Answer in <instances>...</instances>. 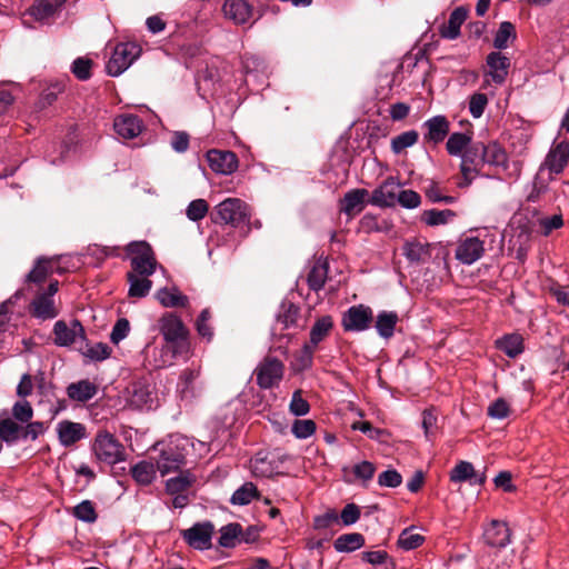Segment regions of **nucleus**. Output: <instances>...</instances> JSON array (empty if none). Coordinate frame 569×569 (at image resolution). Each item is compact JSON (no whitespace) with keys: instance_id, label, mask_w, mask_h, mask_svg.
<instances>
[{"instance_id":"f257e3e1","label":"nucleus","mask_w":569,"mask_h":569,"mask_svg":"<svg viewBox=\"0 0 569 569\" xmlns=\"http://www.w3.org/2000/svg\"><path fill=\"white\" fill-rule=\"evenodd\" d=\"M159 331L168 345L160 349V359H156V367L170 366L177 356H188L189 330L180 317L172 312L162 315L159 319Z\"/></svg>"},{"instance_id":"f03ea898","label":"nucleus","mask_w":569,"mask_h":569,"mask_svg":"<svg viewBox=\"0 0 569 569\" xmlns=\"http://www.w3.org/2000/svg\"><path fill=\"white\" fill-rule=\"evenodd\" d=\"M250 218V207L239 198H228L214 207V222L240 228L249 224Z\"/></svg>"},{"instance_id":"7ed1b4c3","label":"nucleus","mask_w":569,"mask_h":569,"mask_svg":"<svg viewBox=\"0 0 569 569\" xmlns=\"http://www.w3.org/2000/svg\"><path fill=\"white\" fill-rule=\"evenodd\" d=\"M130 257L131 271L141 277H150L157 268L156 254L147 241H132L126 247Z\"/></svg>"},{"instance_id":"20e7f679","label":"nucleus","mask_w":569,"mask_h":569,"mask_svg":"<svg viewBox=\"0 0 569 569\" xmlns=\"http://www.w3.org/2000/svg\"><path fill=\"white\" fill-rule=\"evenodd\" d=\"M92 449L97 459L106 463L114 465L123 460V446L112 433L108 431H100L97 433Z\"/></svg>"},{"instance_id":"39448f33","label":"nucleus","mask_w":569,"mask_h":569,"mask_svg":"<svg viewBox=\"0 0 569 569\" xmlns=\"http://www.w3.org/2000/svg\"><path fill=\"white\" fill-rule=\"evenodd\" d=\"M186 448L179 440H171L160 452L156 460L157 469L161 476L179 471L186 465Z\"/></svg>"},{"instance_id":"423d86ee","label":"nucleus","mask_w":569,"mask_h":569,"mask_svg":"<svg viewBox=\"0 0 569 569\" xmlns=\"http://www.w3.org/2000/svg\"><path fill=\"white\" fill-rule=\"evenodd\" d=\"M140 47L134 42L118 43L107 63V72L112 77L127 70L140 54Z\"/></svg>"},{"instance_id":"0eeeda50","label":"nucleus","mask_w":569,"mask_h":569,"mask_svg":"<svg viewBox=\"0 0 569 569\" xmlns=\"http://www.w3.org/2000/svg\"><path fill=\"white\" fill-rule=\"evenodd\" d=\"M284 456L279 450L259 451L251 460V472L256 477L269 478L279 472L284 461Z\"/></svg>"},{"instance_id":"6e6552de","label":"nucleus","mask_w":569,"mask_h":569,"mask_svg":"<svg viewBox=\"0 0 569 569\" xmlns=\"http://www.w3.org/2000/svg\"><path fill=\"white\" fill-rule=\"evenodd\" d=\"M460 157V172L462 176V181L459 182L458 186L460 188H465L468 187L479 174L481 167L485 163L481 151V142L471 144Z\"/></svg>"},{"instance_id":"1a4fd4ad","label":"nucleus","mask_w":569,"mask_h":569,"mask_svg":"<svg viewBox=\"0 0 569 569\" xmlns=\"http://www.w3.org/2000/svg\"><path fill=\"white\" fill-rule=\"evenodd\" d=\"M283 363L274 357H266L256 368L257 383L262 389L277 386L283 377Z\"/></svg>"},{"instance_id":"9d476101","label":"nucleus","mask_w":569,"mask_h":569,"mask_svg":"<svg viewBox=\"0 0 569 569\" xmlns=\"http://www.w3.org/2000/svg\"><path fill=\"white\" fill-rule=\"evenodd\" d=\"M53 342L59 347H70L77 343L78 340L86 339V331L79 320H72L67 323L63 320H58L53 326Z\"/></svg>"},{"instance_id":"9b49d317","label":"nucleus","mask_w":569,"mask_h":569,"mask_svg":"<svg viewBox=\"0 0 569 569\" xmlns=\"http://www.w3.org/2000/svg\"><path fill=\"white\" fill-rule=\"evenodd\" d=\"M127 401L134 409H150L154 402V390L146 379L131 382L127 388Z\"/></svg>"},{"instance_id":"f8f14e48","label":"nucleus","mask_w":569,"mask_h":569,"mask_svg":"<svg viewBox=\"0 0 569 569\" xmlns=\"http://www.w3.org/2000/svg\"><path fill=\"white\" fill-rule=\"evenodd\" d=\"M373 320L372 310L365 305L350 307L342 317V327L346 331H363Z\"/></svg>"},{"instance_id":"ddd939ff","label":"nucleus","mask_w":569,"mask_h":569,"mask_svg":"<svg viewBox=\"0 0 569 569\" xmlns=\"http://www.w3.org/2000/svg\"><path fill=\"white\" fill-rule=\"evenodd\" d=\"M222 12L226 19L237 26L250 23L254 14L252 6L246 0H226Z\"/></svg>"},{"instance_id":"4468645a","label":"nucleus","mask_w":569,"mask_h":569,"mask_svg":"<svg viewBox=\"0 0 569 569\" xmlns=\"http://www.w3.org/2000/svg\"><path fill=\"white\" fill-rule=\"evenodd\" d=\"M485 253V243L478 237H467L457 246L456 259L463 264H472Z\"/></svg>"},{"instance_id":"2eb2a0df","label":"nucleus","mask_w":569,"mask_h":569,"mask_svg":"<svg viewBox=\"0 0 569 569\" xmlns=\"http://www.w3.org/2000/svg\"><path fill=\"white\" fill-rule=\"evenodd\" d=\"M568 162L569 143L561 141L550 149L541 166V171L547 169L550 174H559L567 167Z\"/></svg>"},{"instance_id":"dca6fc26","label":"nucleus","mask_w":569,"mask_h":569,"mask_svg":"<svg viewBox=\"0 0 569 569\" xmlns=\"http://www.w3.org/2000/svg\"><path fill=\"white\" fill-rule=\"evenodd\" d=\"M58 440L61 446L68 448L87 437L86 426L71 420H61L56 427Z\"/></svg>"},{"instance_id":"f3484780","label":"nucleus","mask_w":569,"mask_h":569,"mask_svg":"<svg viewBox=\"0 0 569 569\" xmlns=\"http://www.w3.org/2000/svg\"><path fill=\"white\" fill-rule=\"evenodd\" d=\"M207 160L212 171L221 174H231L238 168L236 153L212 149L207 152Z\"/></svg>"},{"instance_id":"a211bd4d","label":"nucleus","mask_w":569,"mask_h":569,"mask_svg":"<svg viewBox=\"0 0 569 569\" xmlns=\"http://www.w3.org/2000/svg\"><path fill=\"white\" fill-rule=\"evenodd\" d=\"M399 190V183L393 178H388L373 190L369 202L378 207H392L397 203Z\"/></svg>"},{"instance_id":"6ab92c4d","label":"nucleus","mask_w":569,"mask_h":569,"mask_svg":"<svg viewBox=\"0 0 569 569\" xmlns=\"http://www.w3.org/2000/svg\"><path fill=\"white\" fill-rule=\"evenodd\" d=\"M213 526L210 522L196 523L183 531L184 540L193 548L204 550L211 547Z\"/></svg>"},{"instance_id":"aec40b11","label":"nucleus","mask_w":569,"mask_h":569,"mask_svg":"<svg viewBox=\"0 0 569 569\" xmlns=\"http://www.w3.org/2000/svg\"><path fill=\"white\" fill-rule=\"evenodd\" d=\"M486 62L489 69L487 76L497 84L503 83L510 68L509 58L500 51H493L487 56Z\"/></svg>"},{"instance_id":"412c9836","label":"nucleus","mask_w":569,"mask_h":569,"mask_svg":"<svg viewBox=\"0 0 569 569\" xmlns=\"http://www.w3.org/2000/svg\"><path fill=\"white\" fill-rule=\"evenodd\" d=\"M368 196L367 189H352L346 192L340 200V211L353 218L363 210Z\"/></svg>"},{"instance_id":"4be33fe9","label":"nucleus","mask_w":569,"mask_h":569,"mask_svg":"<svg viewBox=\"0 0 569 569\" xmlns=\"http://www.w3.org/2000/svg\"><path fill=\"white\" fill-rule=\"evenodd\" d=\"M402 253L411 263H425L431 257V246L420 239H409L403 243Z\"/></svg>"},{"instance_id":"5701e85b","label":"nucleus","mask_w":569,"mask_h":569,"mask_svg":"<svg viewBox=\"0 0 569 569\" xmlns=\"http://www.w3.org/2000/svg\"><path fill=\"white\" fill-rule=\"evenodd\" d=\"M423 127L427 129L423 138L427 142L438 144L445 140L450 130V122L445 116L428 119Z\"/></svg>"},{"instance_id":"b1692460","label":"nucleus","mask_w":569,"mask_h":569,"mask_svg":"<svg viewBox=\"0 0 569 569\" xmlns=\"http://www.w3.org/2000/svg\"><path fill=\"white\" fill-rule=\"evenodd\" d=\"M510 529L507 523L493 520L485 530L483 537L487 545L496 548H503L510 542Z\"/></svg>"},{"instance_id":"393cba45","label":"nucleus","mask_w":569,"mask_h":569,"mask_svg":"<svg viewBox=\"0 0 569 569\" xmlns=\"http://www.w3.org/2000/svg\"><path fill=\"white\" fill-rule=\"evenodd\" d=\"M113 128L123 139H133L140 134L142 121L137 116L122 114L114 119Z\"/></svg>"},{"instance_id":"a878e982","label":"nucleus","mask_w":569,"mask_h":569,"mask_svg":"<svg viewBox=\"0 0 569 569\" xmlns=\"http://www.w3.org/2000/svg\"><path fill=\"white\" fill-rule=\"evenodd\" d=\"M30 313L36 318L47 320L56 318L59 311L50 295L38 293L30 305Z\"/></svg>"},{"instance_id":"bb28decb","label":"nucleus","mask_w":569,"mask_h":569,"mask_svg":"<svg viewBox=\"0 0 569 569\" xmlns=\"http://www.w3.org/2000/svg\"><path fill=\"white\" fill-rule=\"evenodd\" d=\"M468 17V10L463 7L456 8L449 17V20L441 26L440 34L447 39H456L460 34L461 24Z\"/></svg>"},{"instance_id":"cd10ccee","label":"nucleus","mask_w":569,"mask_h":569,"mask_svg":"<svg viewBox=\"0 0 569 569\" xmlns=\"http://www.w3.org/2000/svg\"><path fill=\"white\" fill-rule=\"evenodd\" d=\"M485 479V475H478L472 463L468 461H460L450 473V480L453 482L469 480L473 485H482Z\"/></svg>"},{"instance_id":"c85d7f7f","label":"nucleus","mask_w":569,"mask_h":569,"mask_svg":"<svg viewBox=\"0 0 569 569\" xmlns=\"http://www.w3.org/2000/svg\"><path fill=\"white\" fill-rule=\"evenodd\" d=\"M97 391V386L89 380H80L78 382L70 383L67 388L68 397L79 402H86L92 399Z\"/></svg>"},{"instance_id":"c756f323","label":"nucleus","mask_w":569,"mask_h":569,"mask_svg":"<svg viewBox=\"0 0 569 569\" xmlns=\"http://www.w3.org/2000/svg\"><path fill=\"white\" fill-rule=\"evenodd\" d=\"M329 264L327 260L318 259L311 267L307 282L311 290L319 291L323 288L328 278Z\"/></svg>"},{"instance_id":"7c9ffc66","label":"nucleus","mask_w":569,"mask_h":569,"mask_svg":"<svg viewBox=\"0 0 569 569\" xmlns=\"http://www.w3.org/2000/svg\"><path fill=\"white\" fill-rule=\"evenodd\" d=\"M56 260L53 258H40L37 260L33 269L27 276V282L41 284L54 270Z\"/></svg>"},{"instance_id":"2f4dec72","label":"nucleus","mask_w":569,"mask_h":569,"mask_svg":"<svg viewBox=\"0 0 569 569\" xmlns=\"http://www.w3.org/2000/svg\"><path fill=\"white\" fill-rule=\"evenodd\" d=\"M332 327L333 321L330 316L317 319L310 330V341L307 345H310L316 350L317 346L329 336Z\"/></svg>"},{"instance_id":"473e14b6","label":"nucleus","mask_w":569,"mask_h":569,"mask_svg":"<svg viewBox=\"0 0 569 569\" xmlns=\"http://www.w3.org/2000/svg\"><path fill=\"white\" fill-rule=\"evenodd\" d=\"M157 470V466L153 462L142 460L130 469V473L139 485L147 486L154 480Z\"/></svg>"},{"instance_id":"72a5a7b5","label":"nucleus","mask_w":569,"mask_h":569,"mask_svg":"<svg viewBox=\"0 0 569 569\" xmlns=\"http://www.w3.org/2000/svg\"><path fill=\"white\" fill-rule=\"evenodd\" d=\"M149 277H141L134 272L127 273V280L130 284L128 295L132 298H142L146 297L151 288L152 281L148 279Z\"/></svg>"},{"instance_id":"f704fd0d","label":"nucleus","mask_w":569,"mask_h":569,"mask_svg":"<svg viewBox=\"0 0 569 569\" xmlns=\"http://www.w3.org/2000/svg\"><path fill=\"white\" fill-rule=\"evenodd\" d=\"M363 545L365 537L358 532L341 535L333 542V547L338 552H351L360 549Z\"/></svg>"},{"instance_id":"c9c22d12","label":"nucleus","mask_w":569,"mask_h":569,"mask_svg":"<svg viewBox=\"0 0 569 569\" xmlns=\"http://www.w3.org/2000/svg\"><path fill=\"white\" fill-rule=\"evenodd\" d=\"M472 137L465 132H453L449 136L446 149L450 156H461L471 146Z\"/></svg>"},{"instance_id":"e433bc0d","label":"nucleus","mask_w":569,"mask_h":569,"mask_svg":"<svg viewBox=\"0 0 569 569\" xmlns=\"http://www.w3.org/2000/svg\"><path fill=\"white\" fill-rule=\"evenodd\" d=\"M399 321V317L393 311H382L377 316L376 329L382 338H390L393 336L395 327Z\"/></svg>"},{"instance_id":"4c0bfd02","label":"nucleus","mask_w":569,"mask_h":569,"mask_svg":"<svg viewBox=\"0 0 569 569\" xmlns=\"http://www.w3.org/2000/svg\"><path fill=\"white\" fill-rule=\"evenodd\" d=\"M157 299L166 308L186 307L188 305L187 296L177 289H160L157 292Z\"/></svg>"},{"instance_id":"58836bf2","label":"nucleus","mask_w":569,"mask_h":569,"mask_svg":"<svg viewBox=\"0 0 569 569\" xmlns=\"http://www.w3.org/2000/svg\"><path fill=\"white\" fill-rule=\"evenodd\" d=\"M299 315L300 310L296 305L291 302L282 303L277 316V323L281 326V329L297 327Z\"/></svg>"},{"instance_id":"ea45409f","label":"nucleus","mask_w":569,"mask_h":569,"mask_svg":"<svg viewBox=\"0 0 569 569\" xmlns=\"http://www.w3.org/2000/svg\"><path fill=\"white\" fill-rule=\"evenodd\" d=\"M66 0H38L31 8V13L37 20H46L52 17Z\"/></svg>"},{"instance_id":"a19ab883","label":"nucleus","mask_w":569,"mask_h":569,"mask_svg":"<svg viewBox=\"0 0 569 569\" xmlns=\"http://www.w3.org/2000/svg\"><path fill=\"white\" fill-rule=\"evenodd\" d=\"M242 527L239 523H229L220 529L219 545L233 548L241 542Z\"/></svg>"},{"instance_id":"79ce46f5","label":"nucleus","mask_w":569,"mask_h":569,"mask_svg":"<svg viewBox=\"0 0 569 569\" xmlns=\"http://www.w3.org/2000/svg\"><path fill=\"white\" fill-rule=\"evenodd\" d=\"M497 346L510 358H515L523 351L522 337L517 333L505 336L497 341Z\"/></svg>"},{"instance_id":"37998d69","label":"nucleus","mask_w":569,"mask_h":569,"mask_svg":"<svg viewBox=\"0 0 569 569\" xmlns=\"http://www.w3.org/2000/svg\"><path fill=\"white\" fill-rule=\"evenodd\" d=\"M194 481L196 477L189 471L180 472L177 477L167 480L166 489L170 495L181 493L186 491Z\"/></svg>"},{"instance_id":"c03bdc74","label":"nucleus","mask_w":569,"mask_h":569,"mask_svg":"<svg viewBox=\"0 0 569 569\" xmlns=\"http://www.w3.org/2000/svg\"><path fill=\"white\" fill-rule=\"evenodd\" d=\"M456 217V213L450 209L437 210L430 209L425 210L421 213V221L427 226H440L448 223L452 218Z\"/></svg>"},{"instance_id":"a18cd8bd","label":"nucleus","mask_w":569,"mask_h":569,"mask_svg":"<svg viewBox=\"0 0 569 569\" xmlns=\"http://www.w3.org/2000/svg\"><path fill=\"white\" fill-rule=\"evenodd\" d=\"M517 37L515 26L509 21L500 23L499 29L493 39V47L502 50L508 48L509 41L515 40Z\"/></svg>"},{"instance_id":"49530a36","label":"nucleus","mask_w":569,"mask_h":569,"mask_svg":"<svg viewBox=\"0 0 569 569\" xmlns=\"http://www.w3.org/2000/svg\"><path fill=\"white\" fill-rule=\"evenodd\" d=\"M419 133L416 130L402 132L391 139V150L399 154L418 142Z\"/></svg>"},{"instance_id":"de8ad7c7","label":"nucleus","mask_w":569,"mask_h":569,"mask_svg":"<svg viewBox=\"0 0 569 569\" xmlns=\"http://www.w3.org/2000/svg\"><path fill=\"white\" fill-rule=\"evenodd\" d=\"M483 162L489 164H502L506 161V153L498 143H481Z\"/></svg>"},{"instance_id":"09e8293b","label":"nucleus","mask_w":569,"mask_h":569,"mask_svg":"<svg viewBox=\"0 0 569 569\" xmlns=\"http://www.w3.org/2000/svg\"><path fill=\"white\" fill-rule=\"evenodd\" d=\"M258 496L257 487L252 482H246L234 491L230 501L232 505H248Z\"/></svg>"},{"instance_id":"8fccbe9b","label":"nucleus","mask_w":569,"mask_h":569,"mask_svg":"<svg viewBox=\"0 0 569 569\" xmlns=\"http://www.w3.org/2000/svg\"><path fill=\"white\" fill-rule=\"evenodd\" d=\"M73 516L84 522L92 523L97 520L98 515L92 501L83 500L73 508Z\"/></svg>"},{"instance_id":"3c124183","label":"nucleus","mask_w":569,"mask_h":569,"mask_svg":"<svg viewBox=\"0 0 569 569\" xmlns=\"http://www.w3.org/2000/svg\"><path fill=\"white\" fill-rule=\"evenodd\" d=\"M80 352L92 361H102L110 356V348L108 345L99 342L93 346L86 345L84 348H79Z\"/></svg>"},{"instance_id":"603ef678","label":"nucleus","mask_w":569,"mask_h":569,"mask_svg":"<svg viewBox=\"0 0 569 569\" xmlns=\"http://www.w3.org/2000/svg\"><path fill=\"white\" fill-rule=\"evenodd\" d=\"M20 427L10 418L0 420V441L12 443L19 438Z\"/></svg>"},{"instance_id":"864d4df0","label":"nucleus","mask_w":569,"mask_h":569,"mask_svg":"<svg viewBox=\"0 0 569 569\" xmlns=\"http://www.w3.org/2000/svg\"><path fill=\"white\" fill-rule=\"evenodd\" d=\"M315 349L310 345H305L295 356L292 367L296 371H303L311 367Z\"/></svg>"},{"instance_id":"5fc2aeb1","label":"nucleus","mask_w":569,"mask_h":569,"mask_svg":"<svg viewBox=\"0 0 569 569\" xmlns=\"http://www.w3.org/2000/svg\"><path fill=\"white\" fill-rule=\"evenodd\" d=\"M423 541L425 538L421 535L413 532L411 529H405L399 536L398 545L405 550H412L421 546Z\"/></svg>"},{"instance_id":"6e6d98bb","label":"nucleus","mask_w":569,"mask_h":569,"mask_svg":"<svg viewBox=\"0 0 569 569\" xmlns=\"http://www.w3.org/2000/svg\"><path fill=\"white\" fill-rule=\"evenodd\" d=\"M209 204L204 199L192 200L187 207V217L192 221H199L206 217Z\"/></svg>"},{"instance_id":"4d7b16f0","label":"nucleus","mask_w":569,"mask_h":569,"mask_svg":"<svg viewBox=\"0 0 569 569\" xmlns=\"http://www.w3.org/2000/svg\"><path fill=\"white\" fill-rule=\"evenodd\" d=\"M426 197L431 202H446L453 203L456 198L451 196H445L439 183L430 181V183L423 189Z\"/></svg>"},{"instance_id":"13d9d810","label":"nucleus","mask_w":569,"mask_h":569,"mask_svg":"<svg viewBox=\"0 0 569 569\" xmlns=\"http://www.w3.org/2000/svg\"><path fill=\"white\" fill-rule=\"evenodd\" d=\"M92 60L87 57L77 58L72 63V73L79 80H88L91 77Z\"/></svg>"},{"instance_id":"bf43d9fd","label":"nucleus","mask_w":569,"mask_h":569,"mask_svg":"<svg viewBox=\"0 0 569 569\" xmlns=\"http://www.w3.org/2000/svg\"><path fill=\"white\" fill-rule=\"evenodd\" d=\"M291 431L298 439H306L315 433L316 423L311 419H298L293 422Z\"/></svg>"},{"instance_id":"052dcab7","label":"nucleus","mask_w":569,"mask_h":569,"mask_svg":"<svg viewBox=\"0 0 569 569\" xmlns=\"http://www.w3.org/2000/svg\"><path fill=\"white\" fill-rule=\"evenodd\" d=\"M352 472L358 480H361L363 485H366L373 478L376 466L372 462L365 460L355 465Z\"/></svg>"},{"instance_id":"680f3d73","label":"nucleus","mask_w":569,"mask_h":569,"mask_svg":"<svg viewBox=\"0 0 569 569\" xmlns=\"http://www.w3.org/2000/svg\"><path fill=\"white\" fill-rule=\"evenodd\" d=\"M397 202L407 209H415L420 206L421 197L413 190H399Z\"/></svg>"},{"instance_id":"e2e57ef3","label":"nucleus","mask_w":569,"mask_h":569,"mask_svg":"<svg viewBox=\"0 0 569 569\" xmlns=\"http://www.w3.org/2000/svg\"><path fill=\"white\" fill-rule=\"evenodd\" d=\"M488 104V98L485 93H473L469 100V111L473 118H480Z\"/></svg>"},{"instance_id":"0e129e2a","label":"nucleus","mask_w":569,"mask_h":569,"mask_svg":"<svg viewBox=\"0 0 569 569\" xmlns=\"http://www.w3.org/2000/svg\"><path fill=\"white\" fill-rule=\"evenodd\" d=\"M510 413L509 403L503 398L496 399L488 407V416L495 419H505Z\"/></svg>"},{"instance_id":"69168bd1","label":"nucleus","mask_w":569,"mask_h":569,"mask_svg":"<svg viewBox=\"0 0 569 569\" xmlns=\"http://www.w3.org/2000/svg\"><path fill=\"white\" fill-rule=\"evenodd\" d=\"M12 415L20 422H29L33 417V409L28 401H18L12 408Z\"/></svg>"},{"instance_id":"338daca9","label":"nucleus","mask_w":569,"mask_h":569,"mask_svg":"<svg viewBox=\"0 0 569 569\" xmlns=\"http://www.w3.org/2000/svg\"><path fill=\"white\" fill-rule=\"evenodd\" d=\"M402 482L401 475L395 470H386L378 476V483L381 487L396 488Z\"/></svg>"},{"instance_id":"774afa93","label":"nucleus","mask_w":569,"mask_h":569,"mask_svg":"<svg viewBox=\"0 0 569 569\" xmlns=\"http://www.w3.org/2000/svg\"><path fill=\"white\" fill-rule=\"evenodd\" d=\"M130 330V323L126 318H120L113 326L110 340L118 345L121 340H123Z\"/></svg>"}]
</instances>
